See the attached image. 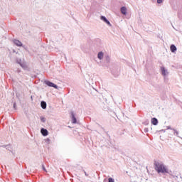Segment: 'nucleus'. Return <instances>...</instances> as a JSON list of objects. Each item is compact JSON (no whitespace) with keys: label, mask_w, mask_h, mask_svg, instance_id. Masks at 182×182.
I'll return each instance as SVG.
<instances>
[{"label":"nucleus","mask_w":182,"mask_h":182,"mask_svg":"<svg viewBox=\"0 0 182 182\" xmlns=\"http://www.w3.org/2000/svg\"><path fill=\"white\" fill-rule=\"evenodd\" d=\"M154 170L158 173V174H170L168 168L164 164L159 162V161H154Z\"/></svg>","instance_id":"obj_1"},{"label":"nucleus","mask_w":182,"mask_h":182,"mask_svg":"<svg viewBox=\"0 0 182 182\" xmlns=\"http://www.w3.org/2000/svg\"><path fill=\"white\" fill-rule=\"evenodd\" d=\"M70 114H71L72 123L73 124H76V123H77V119H76V117L75 116V112L73 111H72L70 112Z\"/></svg>","instance_id":"obj_2"},{"label":"nucleus","mask_w":182,"mask_h":182,"mask_svg":"<svg viewBox=\"0 0 182 182\" xmlns=\"http://www.w3.org/2000/svg\"><path fill=\"white\" fill-rule=\"evenodd\" d=\"M161 70L162 76H167L168 75V71L167 70V69H166V68H161Z\"/></svg>","instance_id":"obj_3"},{"label":"nucleus","mask_w":182,"mask_h":182,"mask_svg":"<svg viewBox=\"0 0 182 182\" xmlns=\"http://www.w3.org/2000/svg\"><path fill=\"white\" fill-rule=\"evenodd\" d=\"M41 133L42 136H43L45 137L46 136H48V129L42 128L41 129Z\"/></svg>","instance_id":"obj_4"},{"label":"nucleus","mask_w":182,"mask_h":182,"mask_svg":"<svg viewBox=\"0 0 182 182\" xmlns=\"http://www.w3.org/2000/svg\"><path fill=\"white\" fill-rule=\"evenodd\" d=\"M120 11L122 15H127V8H126V6L121 7Z\"/></svg>","instance_id":"obj_5"},{"label":"nucleus","mask_w":182,"mask_h":182,"mask_svg":"<svg viewBox=\"0 0 182 182\" xmlns=\"http://www.w3.org/2000/svg\"><path fill=\"white\" fill-rule=\"evenodd\" d=\"M170 49H171V52H172V53H174V52L177 50V47H176L174 44H171L170 46Z\"/></svg>","instance_id":"obj_6"},{"label":"nucleus","mask_w":182,"mask_h":182,"mask_svg":"<svg viewBox=\"0 0 182 182\" xmlns=\"http://www.w3.org/2000/svg\"><path fill=\"white\" fill-rule=\"evenodd\" d=\"M151 123L154 124V126H157V124H159V120L157 118L154 117L151 119Z\"/></svg>","instance_id":"obj_7"},{"label":"nucleus","mask_w":182,"mask_h":182,"mask_svg":"<svg viewBox=\"0 0 182 182\" xmlns=\"http://www.w3.org/2000/svg\"><path fill=\"white\" fill-rule=\"evenodd\" d=\"M103 56H105V53H103V52L100 51L98 53L97 58L98 59H100V60H102V59H103Z\"/></svg>","instance_id":"obj_8"},{"label":"nucleus","mask_w":182,"mask_h":182,"mask_svg":"<svg viewBox=\"0 0 182 182\" xmlns=\"http://www.w3.org/2000/svg\"><path fill=\"white\" fill-rule=\"evenodd\" d=\"M14 43L16 46H22V42H21L19 40H14Z\"/></svg>","instance_id":"obj_9"},{"label":"nucleus","mask_w":182,"mask_h":182,"mask_svg":"<svg viewBox=\"0 0 182 182\" xmlns=\"http://www.w3.org/2000/svg\"><path fill=\"white\" fill-rule=\"evenodd\" d=\"M47 106H48V105L46 104V102H45V101H41V107L43 109H46Z\"/></svg>","instance_id":"obj_10"},{"label":"nucleus","mask_w":182,"mask_h":182,"mask_svg":"<svg viewBox=\"0 0 182 182\" xmlns=\"http://www.w3.org/2000/svg\"><path fill=\"white\" fill-rule=\"evenodd\" d=\"M54 84L55 83L50 81H46V85H47V86H49L50 87H53Z\"/></svg>","instance_id":"obj_11"},{"label":"nucleus","mask_w":182,"mask_h":182,"mask_svg":"<svg viewBox=\"0 0 182 182\" xmlns=\"http://www.w3.org/2000/svg\"><path fill=\"white\" fill-rule=\"evenodd\" d=\"M20 66H21L23 68V69H25V70L28 69V65H26V63H25V62H23L20 65Z\"/></svg>","instance_id":"obj_12"},{"label":"nucleus","mask_w":182,"mask_h":182,"mask_svg":"<svg viewBox=\"0 0 182 182\" xmlns=\"http://www.w3.org/2000/svg\"><path fill=\"white\" fill-rule=\"evenodd\" d=\"M105 61L107 63H110V56L109 55H105Z\"/></svg>","instance_id":"obj_13"},{"label":"nucleus","mask_w":182,"mask_h":182,"mask_svg":"<svg viewBox=\"0 0 182 182\" xmlns=\"http://www.w3.org/2000/svg\"><path fill=\"white\" fill-rule=\"evenodd\" d=\"M43 144L46 143V144H49V143H50V139H49V138H47V139L43 140Z\"/></svg>","instance_id":"obj_14"},{"label":"nucleus","mask_w":182,"mask_h":182,"mask_svg":"<svg viewBox=\"0 0 182 182\" xmlns=\"http://www.w3.org/2000/svg\"><path fill=\"white\" fill-rule=\"evenodd\" d=\"M16 62L17 63H18V65H21V63H23V61H22V60L21 58H17L16 59Z\"/></svg>","instance_id":"obj_15"},{"label":"nucleus","mask_w":182,"mask_h":182,"mask_svg":"<svg viewBox=\"0 0 182 182\" xmlns=\"http://www.w3.org/2000/svg\"><path fill=\"white\" fill-rule=\"evenodd\" d=\"M100 19H101V21H103V22H105V21H106L107 20L106 16H100Z\"/></svg>","instance_id":"obj_16"},{"label":"nucleus","mask_w":182,"mask_h":182,"mask_svg":"<svg viewBox=\"0 0 182 182\" xmlns=\"http://www.w3.org/2000/svg\"><path fill=\"white\" fill-rule=\"evenodd\" d=\"M172 130H173V134H174V136H178V131L177 130H176V129H173Z\"/></svg>","instance_id":"obj_17"},{"label":"nucleus","mask_w":182,"mask_h":182,"mask_svg":"<svg viewBox=\"0 0 182 182\" xmlns=\"http://www.w3.org/2000/svg\"><path fill=\"white\" fill-rule=\"evenodd\" d=\"M42 170L45 171L46 173H48V171L46 170V168H45V165L42 164Z\"/></svg>","instance_id":"obj_18"},{"label":"nucleus","mask_w":182,"mask_h":182,"mask_svg":"<svg viewBox=\"0 0 182 182\" xmlns=\"http://www.w3.org/2000/svg\"><path fill=\"white\" fill-rule=\"evenodd\" d=\"M41 121L43 122V123H45L46 122V118L45 117H41Z\"/></svg>","instance_id":"obj_19"},{"label":"nucleus","mask_w":182,"mask_h":182,"mask_svg":"<svg viewBox=\"0 0 182 182\" xmlns=\"http://www.w3.org/2000/svg\"><path fill=\"white\" fill-rule=\"evenodd\" d=\"M172 178H174V180H177V178H178V176H176V175H171Z\"/></svg>","instance_id":"obj_20"},{"label":"nucleus","mask_w":182,"mask_h":182,"mask_svg":"<svg viewBox=\"0 0 182 182\" xmlns=\"http://www.w3.org/2000/svg\"><path fill=\"white\" fill-rule=\"evenodd\" d=\"M108 182H114V179L113 178H109Z\"/></svg>","instance_id":"obj_21"},{"label":"nucleus","mask_w":182,"mask_h":182,"mask_svg":"<svg viewBox=\"0 0 182 182\" xmlns=\"http://www.w3.org/2000/svg\"><path fill=\"white\" fill-rule=\"evenodd\" d=\"M84 174L86 176V177L89 176V174L86 173V171L83 170Z\"/></svg>","instance_id":"obj_22"},{"label":"nucleus","mask_w":182,"mask_h":182,"mask_svg":"<svg viewBox=\"0 0 182 182\" xmlns=\"http://www.w3.org/2000/svg\"><path fill=\"white\" fill-rule=\"evenodd\" d=\"M163 3V0H157V4H162Z\"/></svg>","instance_id":"obj_23"},{"label":"nucleus","mask_w":182,"mask_h":182,"mask_svg":"<svg viewBox=\"0 0 182 182\" xmlns=\"http://www.w3.org/2000/svg\"><path fill=\"white\" fill-rule=\"evenodd\" d=\"M106 23H107V25H108L109 26H112V23H110V21H108Z\"/></svg>","instance_id":"obj_24"},{"label":"nucleus","mask_w":182,"mask_h":182,"mask_svg":"<svg viewBox=\"0 0 182 182\" xmlns=\"http://www.w3.org/2000/svg\"><path fill=\"white\" fill-rule=\"evenodd\" d=\"M144 132L145 133H147V132H149V128H145V129H144Z\"/></svg>","instance_id":"obj_25"},{"label":"nucleus","mask_w":182,"mask_h":182,"mask_svg":"<svg viewBox=\"0 0 182 182\" xmlns=\"http://www.w3.org/2000/svg\"><path fill=\"white\" fill-rule=\"evenodd\" d=\"M53 87H54V89H58V85H56L55 84H53Z\"/></svg>","instance_id":"obj_26"},{"label":"nucleus","mask_w":182,"mask_h":182,"mask_svg":"<svg viewBox=\"0 0 182 182\" xmlns=\"http://www.w3.org/2000/svg\"><path fill=\"white\" fill-rule=\"evenodd\" d=\"M6 150H9L10 149L9 147H11V145H6Z\"/></svg>","instance_id":"obj_27"},{"label":"nucleus","mask_w":182,"mask_h":182,"mask_svg":"<svg viewBox=\"0 0 182 182\" xmlns=\"http://www.w3.org/2000/svg\"><path fill=\"white\" fill-rule=\"evenodd\" d=\"M14 108L16 109V103H14Z\"/></svg>","instance_id":"obj_28"},{"label":"nucleus","mask_w":182,"mask_h":182,"mask_svg":"<svg viewBox=\"0 0 182 182\" xmlns=\"http://www.w3.org/2000/svg\"><path fill=\"white\" fill-rule=\"evenodd\" d=\"M166 128H167V130L171 129V127L170 126L166 127Z\"/></svg>","instance_id":"obj_29"},{"label":"nucleus","mask_w":182,"mask_h":182,"mask_svg":"<svg viewBox=\"0 0 182 182\" xmlns=\"http://www.w3.org/2000/svg\"><path fill=\"white\" fill-rule=\"evenodd\" d=\"M108 21H109V20L107 19V20L105 21L104 22H105V23H107V22Z\"/></svg>","instance_id":"obj_30"}]
</instances>
